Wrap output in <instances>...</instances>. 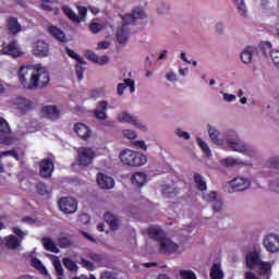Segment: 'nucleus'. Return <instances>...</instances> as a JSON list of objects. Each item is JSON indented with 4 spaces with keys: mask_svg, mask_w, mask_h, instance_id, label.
<instances>
[{
    "mask_svg": "<svg viewBox=\"0 0 279 279\" xmlns=\"http://www.w3.org/2000/svg\"><path fill=\"white\" fill-rule=\"evenodd\" d=\"M207 133L209 141L214 145H217V147H223L227 145L229 149H232V151L244 154V156H248L250 158H254L258 155L256 148L239 140V133H236L234 130H227L223 135H221V131L213 125H208Z\"/></svg>",
    "mask_w": 279,
    "mask_h": 279,
    "instance_id": "nucleus-1",
    "label": "nucleus"
},
{
    "mask_svg": "<svg viewBox=\"0 0 279 279\" xmlns=\"http://www.w3.org/2000/svg\"><path fill=\"white\" fill-rule=\"evenodd\" d=\"M17 77L21 86L26 90L45 88L50 82L49 70L40 63L20 68Z\"/></svg>",
    "mask_w": 279,
    "mask_h": 279,
    "instance_id": "nucleus-2",
    "label": "nucleus"
},
{
    "mask_svg": "<svg viewBox=\"0 0 279 279\" xmlns=\"http://www.w3.org/2000/svg\"><path fill=\"white\" fill-rule=\"evenodd\" d=\"M148 236L157 242L159 254H165L166 256H169L170 254H180V252L183 251L178 243L173 242L170 238L165 235V232H162V229L158 226L149 227L148 230Z\"/></svg>",
    "mask_w": 279,
    "mask_h": 279,
    "instance_id": "nucleus-3",
    "label": "nucleus"
},
{
    "mask_svg": "<svg viewBox=\"0 0 279 279\" xmlns=\"http://www.w3.org/2000/svg\"><path fill=\"white\" fill-rule=\"evenodd\" d=\"M245 265L248 271H258L263 279L271 278V263L263 262L257 252H250L245 256Z\"/></svg>",
    "mask_w": 279,
    "mask_h": 279,
    "instance_id": "nucleus-4",
    "label": "nucleus"
},
{
    "mask_svg": "<svg viewBox=\"0 0 279 279\" xmlns=\"http://www.w3.org/2000/svg\"><path fill=\"white\" fill-rule=\"evenodd\" d=\"M119 158L126 167H143L147 163V157L143 153L129 148L121 150Z\"/></svg>",
    "mask_w": 279,
    "mask_h": 279,
    "instance_id": "nucleus-5",
    "label": "nucleus"
},
{
    "mask_svg": "<svg viewBox=\"0 0 279 279\" xmlns=\"http://www.w3.org/2000/svg\"><path fill=\"white\" fill-rule=\"evenodd\" d=\"M95 158H97V151L92 147H80L77 149L76 163L78 167H90Z\"/></svg>",
    "mask_w": 279,
    "mask_h": 279,
    "instance_id": "nucleus-6",
    "label": "nucleus"
},
{
    "mask_svg": "<svg viewBox=\"0 0 279 279\" xmlns=\"http://www.w3.org/2000/svg\"><path fill=\"white\" fill-rule=\"evenodd\" d=\"M12 230L19 239L15 235H8L7 238L0 241L1 243H3V245L9 247V250H16V247L21 245V241H23V239L27 236V232L21 230V228L19 227H14Z\"/></svg>",
    "mask_w": 279,
    "mask_h": 279,
    "instance_id": "nucleus-7",
    "label": "nucleus"
},
{
    "mask_svg": "<svg viewBox=\"0 0 279 279\" xmlns=\"http://www.w3.org/2000/svg\"><path fill=\"white\" fill-rule=\"evenodd\" d=\"M78 15L73 12V10L69 7H63L62 11L63 13L70 17L71 21H74V23H82L86 21V14L88 10L85 7H76Z\"/></svg>",
    "mask_w": 279,
    "mask_h": 279,
    "instance_id": "nucleus-8",
    "label": "nucleus"
},
{
    "mask_svg": "<svg viewBox=\"0 0 279 279\" xmlns=\"http://www.w3.org/2000/svg\"><path fill=\"white\" fill-rule=\"evenodd\" d=\"M264 247L270 254H278L279 252V235L276 233H270L264 238Z\"/></svg>",
    "mask_w": 279,
    "mask_h": 279,
    "instance_id": "nucleus-9",
    "label": "nucleus"
},
{
    "mask_svg": "<svg viewBox=\"0 0 279 279\" xmlns=\"http://www.w3.org/2000/svg\"><path fill=\"white\" fill-rule=\"evenodd\" d=\"M59 208L65 215H73L77 210V201L71 197H64L59 201Z\"/></svg>",
    "mask_w": 279,
    "mask_h": 279,
    "instance_id": "nucleus-10",
    "label": "nucleus"
},
{
    "mask_svg": "<svg viewBox=\"0 0 279 279\" xmlns=\"http://www.w3.org/2000/svg\"><path fill=\"white\" fill-rule=\"evenodd\" d=\"M32 53L37 58H47L49 56V44L45 40H37L33 44Z\"/></svg>",
    "mask_w": 279,
    "mask_h": 279,
    "instance_id": "nucleus-11",
    "label": "nucleus"
},
{
    "mask_svg": "<svg viewBox=\"0 0 279 279\" xmlns=\"http://www.w3.org/2000/svg\"><path fill=\"white\" fill-rule=\"evenodd\" d=\"M0 143L2 145H12V137H10V124L3 118H0Z\"/></svg>",
    "mask_w": 279,
    "mask_h": 279,
    "instance_id": "nucleus-12",
    "label": "nucleus"
},
{
    "mask_svg": "<svg viewBox=\"0 0 279 279\" xmlns=\"http://www.w3.org/2000/svg\"><path fill=\"white\" fill-rule=\"evenodd\" d=\"M147 13H145V9H143V7H135L133 8L131 13L123 16V21L124 23L130 25L134 23V21H136L137 19H145Z\"/></svg>",
    "mask_w": 279,
    "mask_h": 279,
    "instance_id": "nucleus-13",
    "label": "nucleus"
},
{
    "mask_svg": "<svg viewBox=\"0 0 279 279\" xmlns=\"http://www.w3.org/2000/svg\"><path fill=\"white\" fill-rule=\"evenodd\" d=\"M13 104H14L16 110H19V112H21V114H25V113L29 112V110H34V102H32V100H29L27 98L17 97Z\"/></svg>",
    "mask_w": 279,
    "mask_h": 279,
    "instance_id": "nucleus-14",
    "label": "nucleus"
},
{
    "mask_svg": "<svg viewBox=\"0 0 279 279\" xmlns=\"http://www.w3.org/2000/svg\"><path fill=\"white\" fill-rule=\"evenodd\" d=\"M96 180L100 189H104L106 191H110V189H114V179H112V177H109L108 174L100 172L97 174Z\"/></svg>",
    "mask_w": 279,
    "mask_h": 279,
    "instance_id": "nucleus-15",
    "label": "nucleus"
},
{
    "mask_svg": "<svg viewBox=\"0 0 279 279\" xmlns=\"http://www.w3.org/2000/svg\"><path fill=\"white\" fill-rule=\"evenodd\" d=\"M250 180L239 177L229 182V185L231 186L232 191H247L251 186Z\"/></svg>",
    "mask_w": 279,
    "mask_h": 279,
    "instance_id": "nucleus-16",
    "label": "nucleus"
},
{
    "mask_svg": "<svg viewBox=\"0 0 279 279\" xmlns=\"http://www.w3.org/2000/svg\"><path fill=\"white\" fill-rule=\"evenodd\" d=\"M2 52L7 56H12L13 58H20V56H23V52L19 47V43L16 41H11L7 46H4L2 48Z\"/></svg>",
    "mask_w": 279,
    "mask_h": 279,
    "instance_id": "nucleus-17",
    "label": "nucleus"
},
{
    "mask_svg": "<svg viewBox=\"0 0 279 279\" xmlns=\"http://www.w3.org/2000/svg\"><path fill=\"white\" fill-rule=\"evenodd\" d=\"M117 40L120 45H125L130 40V26L128 22H124L117 32Z\"/></svg>",
    "mask_w": 279,
    "mask_h": 279,
    "instance_id": "nucleus-18",
    "label": "nucleus"
},
{
    "mask_svg": "<svg viewBox=\"0 0 279 279\" xmlns=\"http://www.w3.org/2000/svg\"><path fill=\"white\" fill-rule=\"evenodd\" d=\"M39 167L41 178H51V173H53V161L51 159L41 160Z\"/></svg>",
    "mask_w": 279,
    "mask_h": 279,
    "instance_id": "nucleus-19",
    "label": "nucleus"
},
{
    "mask_svg": "<svg viewBox=\"0 0 279 279\" xmlns=\"http://www.w3.org/2000/svg\"><path fill=\"white\" fill-rule=\"evenodd\" d=\"M85 56L88 60H90V62H94L95 64H99V66H104V64H108L110 62V57L109 56L99 57L90 50H86Z\"/></svg>",
    "mask_w": 279,
    "mask_h": 279,
    "instance_id": "nucleus-20",
    "label": "nucleus"
},
{
    "mask_svg": "<svg viewBox=\"0 0 279 279\" xmlns=\"http://www.w3.org/2000/svg\"><path fill=\"white\" fill-rule=\"evenodd\" d=\"M106 110H108V101L101 100L94 110V116L100 121H106L108 119V113H106Z\"/></svg>",
    "mask_w": 279,
    "mask_h": 279,
    "instance_id": "nucleus-21",
    "label": "nucleus"
},
{
    "mask_svg": "<svg viewBox=\"0 0 279 279\" xmlns=\"http://www.w3.org/2000/svg\"><path fill=\"white\" fill-rule=\"evenodd\" d=\"M41 114L46 119H51L52 121H56V119L60 118V109L56 106H45L41 109Z\"/></svg>",
    "mask_w": 279,
    "mask_h": 279,
    "instance_id": "nucleus-22",
    "label": "nucleus"
},
{
    "mask_svg": "<svg viewBox=\"0 0 279 279\" xmlns=\"http://www.w3.org/2000/svg\"><path fill=\"white\" fill-rule=\"evenodd\" d=\"M74 132L83 141H88V138H90V129H88V126H86V124H84V123H76L74 125Z\"/></svg>",
    "mask_w": 279,
    "mask_h": 279,
    "instance_id": "nucleus-23",
    "label": "nucleus"
},
{
    "mask_svg": "<svg viewBox=\"0 0 279 279\" xmlns=\"http://www.w3.org/2000/svg\"><path fill=\"white\" fill-rule=\"evenodd\" d=\"M130 87V93H134L136 90L135 83L131 78H125L122 83L118 84L117 93L121 97L125 92V88Z\"/></svg>",
    "mask_w": 279,
    "mask_h": 279,
    "instance_id": "nucleus-24",
    "label": "nucleus"
},
{
    "mask_svg": "<svg viewBox=\"0 0 279 279\" xmlns=\"http://www.w3.org/2000/svg\"><path fill=\"white\" fill-rule=\"evenodd\" d=\"M47 31L50 36H52V38H54L56 40H59V43L66 41V35L62 29L58 28V26L50 25L48 26Z\"/></svg>",
    "mask_w": 279,
    "mask_h": 279,
    "instance_id": "nucleus-25",
    "label": "nucleus"
},
{
    "mask_svg": "<svg viewBox=\"0 0 279 279\" xmlns=\"http://www.w3.org/2000/svg\"><path fill=\"white\" fill-rule=\"evenodd\" d=\"M255 53H257L256 47L248 46L241 53V60L244 64H250L252 62V58H254Z\"/></svg>",
    "mask_w": 279,
    "mask_h": 279,
    "instance_id": "nucleus-26",
    "label": "nucleus"
},
{
    "mask_svg": "<svg viewBox=\"0 0 279 279\" xmlns=\"http://www.w3.org/2000/svg\"><path fill=\"white\" fill-rule=\"evenodd\" d=\"M220 163L223 167H245L247 166V162L239 159V158H232V157H227L220 160Z\"/></svg>",
    "mask_w": 279,
    "mask_h": 279,
    "instance_id": "nucleus-27",
    "label": "nucleus"
},
{
    "mask_svg": "<svg viewBox=\"0 0 279 279\" xmlns=\"http://www.w3.org/2000/svg\"><path fill=\"white\" fill-rule=\"evenodd\" d=\"M7 29L13 36L19 34V32H21V24L19 23V20H16V17H9L7 21Z\"/></svg>",
    "mask_w": 279,
    "mask_h": 279,
    "instance_id": "nucleus-28",
    "label": "nucleus"
},
{
    "mask_svg": "<svg viewBox=\"0 0 279 279\" xmlns=\"http://www.w3.org/2000/svg\"><path fill=\"white\" fill-rule=\"evenodd\" d=\"M117 121L119 123H129V125H134V122L136 121V117H134L132 113L122 111L117 116Z\"/></svg>",
    "mask_w": 279,
    "mask_h": 279,
    "instance_id": "nucleus-29",
    "label": "nucleus"
},
{
    "mask_svg": "<svg viewBox=\"0 0 279 279\" xmlns=\"http://www.w3.org/2000/svg\"><path fill=\"white\" fill-rule=\"evenodd\" d=\"M131 182L134 186L141 187L147 182V174L145 172H135L131 178Z\"/></svg>",
    "mask_w": 279,
    "mask_h": 279,
    "instance_id": "nucleus-30",
    "label": "nucleus"
},
{
    "mask_svg": "<svg viewBox=\"0 0 279 279\" xmlns=\"http://www.w3.org/2000/svg\"><path fill=\"white\" fill-rule=\"evenodd\" d=\"M105 221L110 226L111 230H119V218L111 213L105 214Z\"/></svg>",
    "mask_w": 279,
    "mask_h": 279,
    "instance_id": "nucleus-31",
    "label": "nucleus"
},
{
    "mask_svg": "<svg viewBox=\"0 0 279 279\" xmlns=\"http://www.w3.org/2000/svg\"><path fill=\"white\" fill-rule=\"evenodd\" d=\"M43 245L45 250H48V252H53L54 254H58V252H60V250H58V246H56V243H53V240H51V238H44Z\"/></svg>",
    "mask_w": 279,
    "mask_h": 279,
    "instance_id": "nucleus-32",
    "label": "nucleus"
},
{
    "mask_svg": "<svg viewBox=\"0 0 279 279\" xmlns=\"http://www.w3.org/2000/svg\"><path fill=\"white\" fill-rule=\"evenodd\" d=\"M3 156H11L15 160H21V157L24 156V153L21 149H13V150L1 151L0 158H3Z\"/></svg>",
    "mask_w": 279,
    "mask_h": 279,
    "instance_id": "nucleus-33",
    "label": "nucleus"
},
{
    "mask_svg": "<svg viewBox=\"0 0 279 279\" xmlns=\"http://www.w3.org/2000/svg\"><path fill=\"white\" fill-rule=\"evenodd\" d=\"M211 279H223V271L221 270V266L219 264H214L210 270Z\"/></svg>",
    "mask_w": 279,
    "mask_h": 279,
    "instance_id": "nucleus-34",
    "label": "nucleus"
},
{
    "mask_svg": "<svg viewBox=\"0 0 279 279\" xmlns=\"http://www.w3.org/2000/svg\"><path fill=\"white\" fill-rule=\"evenodd\" d=\"M234 3L238 8L240 16L247 19V7L245 5V0H234Z\"/></svg>",
    "mask_w": 279,
    "mask_h": 279,
    "instance_id": "nucleus-35",
    "label": "nucleus"
},
{
    "mask_svg": "<svg viewBox=\"0 0 279 279\" xmlns=\"http://www.w3.org/2000/svg\"><path fill=\"white\" fill-rule=\"evenodd\" d=\"M194 182L198 189V191H206V181L204 180V177L199 173H194Z\"/></svg>",
    "mask_w": 279,
    "mask_h": 279,
    "instance_id": "nucleus-36",
    "label": "nucleus"
},
{
    "mask_svg": "<svg viewBox=\"0 0 279 279\" xmlns=\"http://www.w3.org/2000/svg\"><path fill=\"white\" fill-rule=\"evenodd\" d=\"M32 267H35L40 274H44V276H47L49 272L47 271V268H45V265H43V262L38 258L32 259Z\"/></svg>",
    "mask_w": 279,
    "mask_h": 279,
    "instance_id": "nucleus-37",
    "label": "nucleus"
},
{
    "mask_svg": "<svg viewBox=\"0 0 279 279\" xmlns=\"http://www.w3.org/2000/svg\"><path fill=\"white\" fill-rule=\"evenodd\" d=\"M174 134L178 136V138H182L183 141H191V133L184 131L182 128H177L174 130Z\"/></svg>",
    "mask_w": 279,
    "mask_h": 279,
    "instance_id": "nucleus-38",
    "label": "nucleus"
},
{
    "mask_svg": "<svg viewBox=\"0 0 279 279\" xmlns=\"http://www.w3.org/2000/svg\"><path fill=\"white\" fill-rule=\"evenodd\" d=\"M66 53H68V56H70V58H73V60H76V62H78V64L86 66V61L84 60V58L80 57V54H77V52H75L71 49H66Z\"/></svg>",
    "mask_w": 279,
    "mask_h": 279,
    "instance_id": "nucleus-39",
    "label": "nucleus"
},
{
    "mask_svg": "<svg viewBox=\"0 0 279 279\" xmlns=\"http://www.w3.org/2000/svg\"><path fill=\"white\" fill-rule=\"evenodd\" d=\"M197 145L201 147V149L204 151V154L207 157L213 156V153L210 151V147H208V144L204 142L202 138H197Z\"/></svg>",
    "mask_w": 279,
    "mask_h": 279,
    "instance_id": "nucleus-40",
    "label": "nucleus"
},
{
    "mask_svg": "<svg viewBox=\"0 0 279 279\" xmlns=\"http://www.w3.org/2000/svg\"><path fill=\"white\" fill-rule=\"evenodd\" d=\"M122 135L124 136V138H128L129 141H134V140L138 138V133H136V131L130 130V129L123 130Z\"/></svg>",
    "mask_w": 279,
    "mask_h": 279,
    "instance_id": "nucleus-41",
    "label": "nucleus"
},
{
    "mask_svg": "<svg viewBox=\"0 0 279 279\" xmlns=\"http://www.w3.org/2000/svg\"><path fill=\"white\" fill-rule=\"evenodd\" d=\"M162 195L166 197H171L172 195H178V190L171 185H166L162 189Z\"/></svg>",
    "mask_w": 279,
    "mask_h": 279,
    "instance_id": "nucleus-42",
    "label": "nucleus"
},
{
    "mask_svg": "<svg viewBox=\"0 0 279 279\" xmlns=\"http://www.w3.org/2000/svg\"><path fill=\"white\" fill-rule=\"evenodd\" d=\"M179 275L181 279H197V275L193 270H180Z\"/></svg>",
    "mask_w": 279,
    "mask_h": 279,
    "instance_id": "nucleus-43",
    "label": "nucleus"
},
{
    "mask_svg": "<svg viewBox=\"0 0 279 279\" xmlns=\"http://www.w3.org/2000/svg\"><path fill=\"white\" fill-rule=\"evenodd\" d=\"M171 10V7L165 2H160L157 4V13L158 14H169V11Z\"/></svg>",
    "mask_w": 279,
    "mask_h": 279,
    "instance_id": "nucleus-44",
    "label": "nucleus"
},
{
    "mask_svg": "<svg viewBox=\"0 0 279 279\" xmlns=\"http://www.w3.org/2000/svg\"><path fill=\"white\" fill-rule=\"evenodd\" d=\"M63 265L69 269V271H77V264H75L71 258H64Z\"/></svg>",
    "mask_w": 279,
    "mask_h": 279,
    "instance_id": "nucleus-45",
    "label": "nucleus"
},
{
    "mask_svg": "<svg viewBox=\"0 0 279 279\" xmlns=\"http://www.w3.org/2000/svg\"><path fill=\"white\" fill-rule=\"evenodd\" d=\"M89 29L92 34H99L101 29H104V24L97 23V22H92L89 25Z\"/></svg>",
    "mask_w": 279,
    "mask_h": 279,
    "instance_id": "nucleus-46",
    "label": "nucleus"
},
{
    "mask_svg": "<svg viewBox=\"0 0 279 279\" xmlns=\"http://www.w3.org/2000/svg\"><path fill=\"white\" fill-rule=\"evenodd\" d=\"M166 80L167 82H171V84H175V82H178V73L170 70L168 73H166Z\"/></svg>",
    "mask_w": 279,
    "mask_h": 279,
    "instance_id": "nucleus-47",
    "label": "nucleus"
},
{
    "mask_svg": "<svg viewBox=\"0 0 279 279\" xmlns=\"http://www.w3.org/2000/svg\"><path fill=\"white\" fill-rule=\"evenodd\" d=\"M203 199L205 202H217V193L216 192H208L203 194Z\"/></svg>",
    "mask_w": 279,
    "mask_h": 279,
    "instance_id": "nucleus-48",
    "label": "nucleus"
},
{
    "mask_svg": "<svg viewBox=\"0 0 279 279\" xmlns=\"http://www.w3.org/2000/svg\"><path fill=\"white\" fill-rule=\"evenodd\" d=\"M262 51L264 53V56H271V52L274 50H271V43L266 41L264 44H262Z\"/></svg>",
    "mask_w": 279,
    "mask_h": 279,
    "instance_id": "nucleus-49",
    "label": "nucleus"
},
{
    "mask_svg": "<svg viewBox=\"0 0 279 279\" xmlns=\"http://www.w3.org/2000/svg\"><path fill=\"white\" fill-rule=\"evenodd\" d=\"M53 267H54L58 276H64V269L62 268V263H60V259L53 260Z\"/></svg>",
    "mask_w": 279,
    "mask_h": 279,
    "instance_id": "nucleus-50",
    "label": "nucleus"
},
{
    "mask_svg": "<svg viewBox=\"0 0 279 279\" xmlns=\"http://www.w3.org/2000/svg\"><path fill=\"white\" fill-rule=\"evenodd\" d=\"M134 128H136L137 130H141V132H147V130H149L147 128V124L138 121L137 119H135V122L133 123Z\"/></svg>",
    "mask_w": 279,
    "mask_h": 279,
    "instance_id": "nucleus-51",
    "label": "nucleus"
},
{
    "mask_svg": "<svg viewBox=\"0 0 279 279\" xmlns=\"http://www.w3.org/2000/svg\"><path fill=\"white\" fill-rule=\"evenodd\" d=\"M221 94H222L223 101H227L229 104L232 101H236V95L228 94V93H223V92H221Z\"/></svg>",
    "mask_w": 279,
    "mask_h": 279,
    "instance_id": "nucleus-52",
    "label": "nucleus"
},
{
    "mask_svg": "<svg viewBox=\"0 0 279 279\" xmlns=\"http://www.w3.org/2000/svg\"><path fill=\"white\" fill-rule=\"evenodd\" d=\"M81 265L85 267V269H88L89 271H93V269H95V265L93 264V262L88 259H81Z\"/></svg>",
    "mask_w": 279,
    "mask_h": 279,
    "instance_id": "nucleus-53",
    "label": "nucleus"
},
{
    "mask_svg": "<svg viewBox=\"0 0 279 279\" xmlns=\"http://www.w3.org/2000/svg\"><path fill=\"white\" fill-rule=\"evenodd\" d=\"M270 58H271L274 64H276V66H279V51L272 50L270 53Z\"/></svg>",
    "mask_w": 279,
    "mask_h": 279,
    "instance_id": "nucleus-54",
    "label": "nucleus"
},
{
    "mask_svg": "<svg viewBox=\"0 0 279 279\" xmlns=\"http://www.w3.org/2000/svg\"><path fill=\"white\" fill-rule=\"evenodd\" d=\"M223 209V203L219 199H216L214 202V210L215 213H221V210Z\"/></svg>",
    "mask_w": 279,
    "mask_h": 279,
    "instance_id": "nucleus-55",
    "label": "nucleus"
},
{
    "mask_svg": "<svg viewBox=\"0 0 279 279\" xmlns=\"http://www.w3.org/2000/svg\"><path fill=\"white\" fill-rule=\"evenodd\" d=\"M75 73L80 81L84 80V68H82V65L80 64L76 65Z\"/></svg>",
    "mask_w": 279,
    "mask_h": 279,
    "instance_id": "nucleus-56",
    "label": "nucleus"
},
{
    "mask_svg": "<svg viewBox=\"0 0 279 279\" xmlns=\"http://www.w3.org/2000/svg\"><path fill=\"white\" fill-rule=\"evenodd\" d=\"M100 279H117V275L110 271L101 272Z\"/></svg>",
    "mask_w": 279,
    "mask_h": 279,
    "instance_id": "nucleus-57",
    "label": "nucleus"
},
{
    "mask_svg": "<svg viewBox=\"0 0 279 279\" xmlns=\"http://www.w3.org/2000/svg\"><path fill=\"white\" fill-rule=\"evenodd\" d=\"M37 193H39V195H47V186L43 183L37 184Z\"/></svg>",
    "mask_w": 279,
    "mask_h": 279,
    "instance_id": "nucleus-58",
    "label": "nucleus"
},
{
    "mask_svg": "<svg viewBox=\"0 0 279 279\" xmlns=\"http://www.w3.org/2000/svg\"><path fill=\"white\" fill-rule=\"evenodd\" d=\"M78 220L83 225L89 223L90 222V216H88V214H82L80 216Z\"/></svg>",
    "mask_w": 279,
    "mask_h": 279,
    "instance_id": "nucleus-59",
    "label": "nucleus"
},
{
    "mask_svg": "<svg viewBox=\"0 0 279 279\" xmlns=\"http://www.w3.org/2000/svg\"><path fill=\"white\" fill-rule=\"evenodd\" d=\"M136 147H140V149H143L144 151H147V144L145 141H135L133 143Z\"/></svg>",
    "mask_w": 279,
    "mask_h": 279,
    "instance_id": "nucleus-60",
    "label": "nucleus"
},
{
    "mask_svg": "<svg viewBox=\"0 0 279 279\" xmlns=\"http://www.w3.org/2000/svg\"><path fill=\"white\" fill-rule=\"evenodd\" d=\"M244 279H260V278L258 276H256V274H254V271L247 270L244 274Z\"/></svg>",
    "mask_w": 279,
    "mask_h": 279,
    "instance_id": "nucleus-61",
    "label": "nucleus"
},
{
    "mask_svg": "<svg viewBox=\"0 0 279 279\" xmlns=\"http://www.w3.org/2000/svg\"><path fill=\"white\" fill-rule=\"evenodd\" d=\"M98 97H104V89H95L92 92L93 99H97Z\"/></svg>",
    "mask_w": 279,
    "mask_h": 279,
    "instance_id": "nucleus-62",
    "label": "nucleus"
},
{
    "mask_svg": "<svg viewBox=\"0 0 279 279\" xmlns=\"http://www.w3.org/2000/svg\"><path fill=\"white\" fill-rule=\"evenodd\" d=\"M110 47V41H99L97 45L98 50L108 49Z\"/></svg>",
    "mask_w": 279,
    "mask_h": 279,
    "instance_id": "nucleus-63",
    "label": "nucleus"
},
{
    "mask_svg": "<svg viewBox=\"0 0 279 279\" xmlns=\"http://www.w3.org/2000/svg\"><path fill=\"white\" fill-rule=\"evenodd\" d=\"M270 189L275 192V193H279V181H274L270 183Z\"/></svg>",
    "mask_w": 279,
    "mask_h": 279,
    "instance_id": "nucleus-64",
    "label": "nucleus"
}]
</instances>
